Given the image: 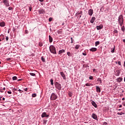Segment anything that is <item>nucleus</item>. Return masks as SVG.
Masks as SVG:
<instances>
[{
	"label": "nucleus",
	"mask_w": 125,
	"mask_h": 125,
	"mask_svg": "<svg viewBox=\"0 0 125 125\" xmlns=\"http://www.w3.org/2000/svg\"><path fill=\"white\" fill-rule=\"evenodd\" d=\"M55 87L56 88H57L59 90H61L62 88V86L61 85V84L59 83L58 82H56L55 83Z\"/></svg>",
	"instance_id": "f03ea898"
},
{
	"label": "nucleus",
	"mask_w": 125,
	"mask_h": 125,
	"mask_svg": "<svg viewBox=\"0 0 125 125\" xmlns=\"http://www.w3.org/2000/svg\"><path fill=\"white\" fill-rule=\"evenodd\" d=\"M97 30L99 31V30H101V29L103 28V24H100V25H97L96 26Z\"/></svg>",
	"instance_id": "6e6552de"
},
{
	"label": "nucleus",
	"mask_w": 125,
	"mask_h": 125,
	"mask_svg": "<svg viewBox=\"0 0 125 125\" xmlns=\"http://www.w3.org/2000/svg\"><path fill=\"white\" fill-rule=\"evenodd\" d=\"M23 90H24V91H30L31 90L29 88H23Z\"/></svg>",
	"instance_id": "aec40b11"
},
{
	"label": "nucleus",
	"mask_w": 125,
	"mask_h": 125,
	"mask_svg": "<svg viewBox=\"0 0 125 125\" xmlns=\"http://www.w3.org/2000/svg\"><path fill=\"white\" fill-rule=\"evenodd\" d=\"M50 99L52 101L56 100V99H57V95L54 93H52L50 97Z\"/></svg>",
	"instance_id": "7ed1b4c3"
},
{
	"label": "nucleus",
	"mask_w": 125,
	"mask_h": 125,
	"mask_svg": "<svg viewBox=\"0 0 125 125\" xmlns=\"http://www.w3.org/2000/svg\"><path fill=\"white\" fill-rule=\"evenodd\" d=\"M121 27H123V24H124V22H119Z\"/></svg>",
	"instance_id": "58836bf2"
},
{
	"label": "nucleus",
	"mask_w": 125,
	"mask_h": 125,
	"mask_svg": "<svg viewBox=\"0 0 125 125\" xmlns=\"http://www.w3.org/2000/svg\"><path fill=\"white\" fill-rule=\"evenodd\" d=\"M96 89L97 92L100 93V92H101V89H100V87L99 86H96Z\"/></svg>",
	"instance_id": "1a4fd4ad"
},
{
	"label": "nucleus",
	"mask_w": 125,
	"mask_h": 125,
	"mask_svg": "<svg viewBox=\"0 0 125 125\" xmlns=\"http://www.w3.org/2000/svg\"><path fill=\"white\" fill-rule=\"evenodd\" d=\"M83 55L84 56H86V53H83Z\"/></svg>",
	"instance_id": "de8ad7c7"
},
{
	"label": "nucleus",
	"mask_w": 125,
	"mask_h": 125,
	"mask_svg": "<svg viewBox=\"0 0 125 125\" xmlns=\"http://www.w3.org/2000/svg\"><path fill=\"white\" fill-rule=\"evenodd\" d=\"M115 33H118V31L115 30Z\"/></svg>",
	"instance_id": "680f3d73"
},
{
	"label": "nucleus",
	"mask_w": 125,
	"mask_h": 125,
	"mask_svg": "<svg viewBox=\"0 0 125 125\" xmlns=\"http://www.w3.org/2000/svg\"><path fill=\"white\" fill-rule=\"evenodd\" d=\"M20 81H21V79H19V80H18V82H20Z\"/></svg>",
	"instance_id": "13d9d810"
},
{
	"label": "nucleus",
	"mask_w": 125,
	"mask_h": 125,
	"mask_svg": "<svg viewBox=\"0 0 125 125\" xmlns=\"http://www.w3.org/2000/svg\"><path fill=\"white\" fill-rule=\"evenodd\" d=\"M42 118H48L49 115L46 114V112H43L41 115Z\"/></svg>",
	"instance_id": "39448f33"
},
{
	"label": "nucleus",
	"mask_w": 125,
	"mask_h": 125,
	"mask_svg": "<svg viewBox=\"0 0 125 125\" xmlns=\"http://www.w3.org/2000/svg\"><path fill=\"white\" fill-rule=\"evenodd\" d=\"M71 41H73V38H71Z\"/></svg>",
	"instance_id": "e2e57ef3"
},
{
	"label": "nucleus",
	"mask_w": 125,
	"mask_h": 125,
	"mask_svg": "<svg viewBox=\"0 0 125 125\" xmlns=\"http://www.w3.org/2000/svg\"><path fill=\"white\" fill-rule=\"evenodd\" d=\"M116 64H118V62H116Z\"/></svg>",
	"instance_id": "338daca9"
},
{
	"label": "nucleus",
	"mask_w": 125,
	"mask_h": 125,
	"mask_svg": "<svg viewBox=\"0 0 125 125\" xmlns=\"http://www.w3.org/2000/svg\"><path fill=\"white\" fill-rule=\"evenodd\" d=\"M88 14L90 16H92V14H93V10L90 9L88 11Z\"/></svg>",
	"instance_id": "0eeeda50"
},
{
	"label": "nucleus",
	"mask_w": 125,
	"mask_h": 125,
	"mask_svg": "<svg viewBox=\"0 0 125 125\" xmlns=\"http://www.w3.org/2000/svg\"><path fill=\"white\" fill-rule=\"evenodd\" d=\"M117 64H119V66H122V63L120 61L118 62V63Z\"/></svg>",
	"instance_id": "e433bc0d"
},
{
	"label": "nucleus",
	"mask_w": 125,
	"mask_h": 125,
	"mask_svg": "<svg viewBox=\"0 0 125 125\" xmlns=\"http://www.w3.org/2000/svg\"><path fill=\"white\" fill-rule=\"evenodd\" d=\"M49 50L51 53L53 54H57V52H56V48L54 47L53 45H50L49 47Z\"/></svg>",
	"instance_id": "f257e3e1"
},
{
	"label": "nucleus",
	"mask_w": 125,
	"mask_h": 125,
	"mask_svg": "<svg viewBox=\"0 0 125 125\" xmlns=\"http://www.w3.org/2000/svg\"><path fill=\"white\" fill-rule=\"evenodd\" d=\"M29 10H30V11H32V6L29 7Z\"/></svg>",
	"instance_id": "8fccbe9b"
},
{
	"label": "nucleus",
	"mask_w": 125,
	"mask_h": 125,
	"mask_svg": "<svg viewBox=\"0 0 125 125\" xmlns=\"http://www.w3.org/2000/svg\"><path fill=\"white\" fill-rule=\"evenodd\" d=\"M49 22H51V21H52V18H49Z\"/></svg>",
	"instance_id": "a19ab883"
},
{
	"label": "nucleus",
	"mask_w": 125,
	"mask_h": 125,
	"mask_svg": "<svg viewBox=\"0 0 125 125\" xmlns=\"http://www.w3.org/2000/svg\"><path fill=\"white\" fill-rule=\"evenodd\" d=\"M118 21H119V23L120 22H124V18L123 16V15H121L119 16V18H118Z\"/></svg>",
	"instance_id": "20e7f679"
},
{
	"label": "nucleus",
	"mask_w": 125,
	"mask_h": 125,
	"mask_svg": "<svg viewBox=\"0 0 125 125\" xmlns=\"http://www.w3.org/2000/svg\"><path fill=\"white\" fill-rule=\"evenodd\" d=\"M80 48V45H76L75 46V49H79Z\"/></svg>",
	"instance_id": "c85d7f7f"
},
{
	"label": "nucleus",
	"mask_w": 125,
	"mask_h": 125,
	"mask_svg": "<svg viewBox=\"0 0 125 125\" xmlns=\"http://www.w3.org/2000/svg\"><path fill=\"white\" fill-rule=\"evenodd\" d=\"M86 86H92V84L91 83H86L85 84Z\"/></svg>",
	"instance_id": "a878e982"
},
{
	"label": "nucleus",
	"mask_w": 125,
	"mask_h": 125,
	"mask_svg": "<svg viewBox=\"0 0 125 125\" xmlns=\"http://www.w3.org/2000/svg\"><path fill=\"white\" fill-rule=\"evenodd\" d=\"M46 123H47V120H43V124H46Z\"/></svg>",
	"instance_id": "72a5a7b5"
},
{
	"label": "nucleus",
	"mask_w": 125,
	"mask_h": 125,
	"mask_svg": "<svg viewBox=\"0 0 125 125\" xmlns=\"http://www.w3.org/2000/svg\"><path fill=\"white\" fill-rule=\"evenodd\" d=\"M117 73H118L116 75V76H120V71H117Z\"/></svg>",
	"instance_id": "37998d69"
},
{
	"label": "nucleus",
	"mask_w": 125,
	"mask_h": 125,
	"mask_svg": "<svg viewBox=\"0 0 125 125\" xmlns=\"http://www.w3.org/2000/svg\"><path fill=\"white\" fill-rule=\"evenodd\" d=\"M67 54L68 56H71V53H70V52H67Z\"/></svg>",
	"instance_id": "4c0bfd02"
},
{
	"label": "nucleus",
	"mask_w": 125,
	"mask_h": 125,
	"mask_svg": "<svg viewBox=\"0 0 125 125\" xmlns=\"http://www.w3.org/2000/svg\"><path fill=\"white\" fill-rule=\"evenodd\" d=\"M91 117L94 120H97V115L95 113H93Z\"/></svg>",
	"instance_id": "9b49d317"
},
{
	"label": "nucleus",
	"mask_w": 125,
	"mask_h": 125,
	"mask_svg": "<svg viewBox=\"0 0 125 125\" xmlns=\"http://www.w3.org/2000/svg\"><path fill=\"white\" fill-rule=\"evenodd\" d=\"M6 41H8V37H6Z\"/></svg>",
	"instance_id": "603ef678"
},
{
	"label": "nucleus",
	"mask_w": 125,
	"mask_h": 125,
	"mask_svg": "<svg viewBox=\"0 0 125 125\" xmlns=\"http://www.w3.org/2000/svg\"><path fill=\"white\" fill-rule=\"evenodd\" d=\"M122 107H123V105L122 104L119 105V108H122Z\"/></svg>",
	"instance_id": "864d4df0"
},
{
	"label": "nucleus",
	"mask_w": 125,
	"mask_h": 125,
	"mask_svg": "<svg viewBox=\"0 0 125 125\" xmlns=\"http://www.w3.org/2000/svg\"><path fill=\"white\" fill-rule=\"evenodd\" d=\"M39 12L40 14H43L45 12L44 9H41L39 10Z\"/></svg>",
	"instance_id": "9d476101"
},
{
	"label": "nucleus",
	"mask_w": 125,
	"mask_h": 125,
	"mask_svg": "<svg viewBox=\"0 0 125 125\" xmlns=\"http://www.w3.org/2000/svg\"><path fill=\"white\" fill-rule=\"evenodd\" d=\"M4 90H5V87H4L3 88H0V92H4Z\"/></svg>",
	"instance_id": "4be33fe9"
},
{
	"label": "nucleus",
	"mask_w": 125,
	"mask_h": 125,
	"mask_svg": "<svg viewBox=\"0 0 125 125\" xmlns=\"http://www.w3.org/2000/svg\"><path fill=\"white\" fill-rule=\"evenodd\" d=\"M89 80H93V77L92 76H90L89 78Z\"/></svg>",
	"instance_id": "ea45409f"
},
{
	"label": "nucleus",
	"mask_w": 125,
	"mask_h": 125,
	"mask_svg": "<svg viewBox=\"0 0 125 125\" xmlns=\"http://www.w3.org/2000/svg\"><path fill=\"white\" fill-rule=\"evenodd\" d=\"M29 74H30V76H32V73H30Z\"/></svg>",
	"instance_id": "0e129e2a"
},
{
	"label": "nucleus",
	"mask_w": 125,
	"mask_h": 125,
	"mask_svg": "<svg viewBox=\"0 0 125 125\" xmlns=\"http://www.w3.org/2000/svg\"><path fill=\"white\" fill-rule=\"evenodd\" d=\"M90 51H92V52H94L97 50V48L95 47H92L89 49Z\"/></svg>",
	"instance_id": "ddd939ff"
},
{
	"label": "nucleus",
	"mask_w": 125,
	"mask_h": 125,
	"mask_svg": "<svg viewBox=\"0 0 125 125\" xmlns=\"http://www.w3.org/2000/svg\"><path fill=\"white\" fill-rule=\"evenodd\" d=\"M8 10H12V7H9L8 8Z\"/></svg>",
	"instance_id": "a18cd8bd"
},
{
	"label": "nucleus",
	"mask_w": 125,
	"mask_h": 125,
	"mask_svg": "<svg viewBox=\"0 0 125 125\" xmlns=\"http://www.w3.org/2000/svg\"><path fill=\"white\" fill-rule=\"evenodd\" d=\"M41 59H42V62H45V59L44 58H43V57H42Z\"/></svg>",
	"instance_id": "2f4dec72"
},
{
	"label": "nucleus",
	"mask_w": 125,
	"mask_h": 125,
	"mask_svg": "<svg viewBox=\"0 0 125 125\" xmlns=\"http://www.w3.org/2000/svg\"><path fill=\"white\" fill-rule=\"evenodd\" d=\"M65 53V50L62 49L59 51L58 54L60 55V54H62V53Z\"/></svg>",
	"instance_id": "2eb2a0df"
},
{
	"label": "nucleus",
	"mask_w": 125,
	"mask_h": 125,
	"mask_svg": "<svg viewBox=\"0 0 125 125\" xmlns=\"http://www.w3.org/2000/svg\"><path fill=\"white\" fill-rule=\"evenodd\" d=\"M61 75L62 76V78H63V80H66V76H65V74H64V72H61Z\"/></svg>",
	"instance_id": "4468645a"
},
{
	"label": "nucleus",
	"mask_w": 125,
	"mask_h": 125,
	"mask_svg": "<svg viewBox=\"0 0 125 125\" xmlns=\"http://www.w3.org/2000/svg\"><path fill=\"white\" fill-rule=\"evenodd\" d=\"M121 31H122V32H123V33H125V26L124 25L122 26V27H121Z\"/></svg>",
	"instance_id": "412c9836"
},
{
	"label": "nucleus",
	"mask_w": 125,
	"mask_h": 125,
	"mask_svg": "<svg viewBox=\"0 0 125 125\" xmlns=\"http://www.w3.org/2000/svg\"><path fill=\"white\" fill-rule=\"evenodd\" d=\"M104 125H108V123H107L106 122H104Z\"/></svg>",
	"instance_id": "49530a36"
},
{
	"label": "nucleus",
	"mask_w": 125,
	"mask_h": 125,
	"mask_svg": "<svg viewBox=\"0 0 125 125\" xmlns=\"http://www.w3.org/2000/svg\"><path fill=\"white\" fill-rule=\"evenodd\" d=\"M122 100H123V101L125 100V98H123L122 99Z\"/></svg>",
	"instance_id": "052dcab7"
},
{
	"label": "nucleus",
	"mask_w": 125,
	"mask_h": 125,
	"mask_svg": "<svg viewBox=\"0 0 125 125\" xmlns=\"http://www.w3.org/2000/svg\"><path fill=\"white\" fill-rule=\"evenodd\" d=\"M49 42H52L53 41V39L50 35L49 36Z\"/></svg>",
	"instance_id": "6ab92c4d"
},
{
	"label": "nucleus",
	"mask_w": 125,
	"mask_h": 125,
	"mask_svg": "<svg viewBox=\"0 0 125 125\" xmlns=\"http://www.w3.org/2000/svg\"><path fill=\"white\" fill-rule=\"evenodd\" d=\"M36 96H37V94L36 93H33L32 94V97H36Z\"/></svg>",
	"instance_id": "7c9ffc66"
},
{
	"label": "nucleus",
	"mask_w": 125,
	"mask_h": 125,
	"mask_svg": "<svg viewBox=\"0 0 125 125\" xmlns=\"http://www.w3.org/2000/svg\"><path fill=\"white\" fill-rule=\"evenodd\" d=\"M2 100H5V98H2Z\"/></svg>",
	"instance_id": "bf43d9fd"
},
{
	"label": "nucleus",
	"mask_w": 125,
	"mask_h": 125,
	"mask_svg": "<svg viewBox=\"0 0 125 125\" xmlns=\"http://www.w3.org/2000/svg\"><path fill=\"white\" fill-rule=\"evenodd\" d=\"M6 60H7L8 61H10V60H11V58H7Z\"/></svg>",
	"instance_id": "79ce46f5"
},
{
	"label": "nucleus",
	"mask_w": 125,
	"mask_h": 125,
	"mask_svg": "<svg viewBox=\"0 0 125 125\" xmlns=\"http://www.w3.org/2000/svg\"><path fill=\"white\" fill-rule=\"evenodd\" d=\"M32 77H35V76H36V74L35 73V72H36V71L35 70H32Z\"/></svg>",
	"instance_id": "393cba45"
},
{
	"label": "nucleus",
	"mask_w": 125,
	"mask_h": 125,
	"mask_svg": "<svg viewBox=\"0 0 125 125\" xmlns=\"http://www.w3.org/2000/svg\"><path fill=\"white\" fill-rule=\"evenodd\" d=\"M8 94H11V91H9L7 92Z\"/></svg>",
	"instance_id": "09e8293b"
},
{
	"label": "nucleus",
	"mask_w": 125,
	"mask_h": 125,
	"mask_svg": "<svg viewBox=\"0 0 125 125\" xmlns=\"http://www.w3.org/2000/svg\"><path fill=\"white\" fill-rule=\"evenodd\" d=\"M17 79H18L17 77H16V76H14L12 78L13 81H17Z\"/></svg>",
	"instance_id": "bb28decb"
},
{
	"label": "nucleus",
	"mask_w": 125,
	"mask_h": 125,
	"mask_svg": "<svg viewBox=\"0 0 125 125\" xmlns=\"http://www.w3.org/2000/svg\"><path fill=\"white\" fill-rule=\"evenodd\" d=\"M26 34H28V30H25Z\"/></svg>",
	"instance_id": "6e6d98bb"
},
{
	"label": "nucleus",
	"mask_w": 125,
	"mask_h": 125,
	"mask_svg": "<svg viewBox=\"0 0 125 125\" xmlns=\"http://www.w3.org/2000/svg\"><path fill=\"white\" fill-rule=\"evenodd\" d=\"M80 14H83V12L80 11L79 12H78V13H76V15H80Z\"/></svg>",
	"instance_id": "cd10ccee"
},
{
	"label": "nucleus",
	"mask_w": 125,
	"mask_h": 125,
	"mask_svg": "<svg viewBox=\"0 0 125 125\" xmlns=\"http://www.w3.org/2000/svg\"><path fill=\"white\" fill-rule=\"evenodd\" d=\"M123 42H125V39H124V40H123Z\"/></svg>",
	"instance_id": "4d7b16f0"
},
{
	"label": "nucleus",
	"mask_w": 125,
	"mask_h": 125,
	"mask_svg": "<svg viewBox=\"0 0 125 125\" xmlns=\"http://www.w3.org/2000/svg\"><path fill=\"white\" fill-rule=\"evenodd\" d=\"M18 91H19L20 93H22L24 91V90H21V89H19Z\"/></svg>",
	"instance_id": "c9c22d12"
},
{
	"label": "nucleus",
	"mask_w": 125,
	"mask_h": 125,
	"mask_svg": "<svg viewBox=\"0 0 125 125\" xmlns=\"http://www.w3.org/2000/svg\"><path fill=\"white\" fill-rule=\"evenodd\" d=\"M97 81H98V82H101V78H98Z\"/></svg>",
	"instance_id": "c03bdc74"
},
{
	"label": "nucleus",
	"mask_w": 125,
	"mask_h": 125,
	"mask_svg": "<svg viewBox=\"0 0 125 125\" xmlns=\"http://www.w3.org/2000/svg\"><path fill=\"white\" fill-rule=\"evenodd\" d=\"M50 83H51V85H53V79H52L50 80Z\"/></svg>",
	"instance_id": "473e14b6"
},
{
	"label": "nucleus",
	"mask_w": 125,
	"mask_h": 125,
	"mask_svg": "<svg viewBox=\"0 0 125 125\" xmlns=\"http://www.w3.org/2000/svg\"><path fill=\"white\" fill-rule=\"evenodd\" d=\"M117 83H121L123 81V78L119 77L116 79Z\"/></svg>",
	"instance_id": "dca6fc26"
},
{
	"label": "nucleus",
	"mask_w": 125,
	"mask_h": 125,
	"mask_svg": "<svg viewBox=\"0 0 125 125\" xmlns=\"http://www.w3.org/2000/svg\"><path fill=\"white\" fill-rule=\"evenodd\" d=\"M123 106H125V102H124L123 103H122Z\"/></svg>",
	"instance_id": "3c124183"
},
{
	"label": "nucleus",
	"mask_w": 125,
	"mask_h": 125,
	"mask_svg": "<svg viewBox=\"0 0 125 125\" xmlns=\"http://www.w3.org/2000/svg\"><path fill=\"white\" fill-rule=\"evenodd\" d=\"M94 21H95V17H93L90 20V23H94Z\"/></svg>",
	"instance_id": "a211bd4d"
},
{
	"label": "nucleus",
	"mask_w": 125,
	"mask_h": 125,
	"mask_svg": "<svg viewBox=\"0 0 125 125\" xmlns=\"http://www.w3.org/2000/svg\"><path fill=\"white\" fill-rule=\"evenodd\" d=\"M95 46H97L98 45L100 44V42L99 41H97L95 42Z\"/></svg>",
	"instance_id": "5701e85b"
},
{
	"label": "nucleus",
	"mask_w": 125,
	"mask_h": 125,
	"mask_svg": "<svg viewBox=\"0 0 125 125\" xmlns=\"http://www.w3.org/2000/svg\"><path fill=\"white\" fill-rule=\"evenodd\" d=\"M122 109H118V111H121Z\"/></svg>",
	"instance_id": "69168bd1"
},
{
	"label": "nucleus",
	"mask_w": 125,
	"mask_h": 125,
	"mask_svg": "<svg viewBox=\"0 0 125 125\" xmlns=\"http://www.w3.org/2000/svg\"><path fill=\"white\" fill-rule=\"evenodd\" d=\"M117 115H119L120 116H122V115H125V112H121L120 113L118 112Z\"/></svg>",
	"instance_id": "b1692460"
},
{
	"label": "nucleus",
	"mask_w": 125,
	"mask_h": 125,
	"mask_svg": "<svg viewBox=\"0 0 125 125\" xmlns=\"http://www.w3.org/2000/svg\"><path fill=\"white\" fill-rule=\"evenodd\" d=\"M111 49H112V50H111V52L112 53H114V52H115V47H114L113 48H112Z\"/></svg>",
	"instance_id": "c756f323"
},
{
	"label": "nucleus",
	"mask_w": 125,
	"mask_h": 125,
	"mask_svg": "<svg viewBox=\"0 0 125 125\" xmlns=\"http://www.w3.org/2000/svg\"><path fill=\"white\" fill-rule=\"evenodd\" d=\"M0 27H4L5 26V22L4 21L0 22Z\"/></svg>",
	"instance_id": "f3484780"
},
{
	"label": "nucleus",
	"mask_w": 125,
	"mask_h": 125,
	"mask_svg": "<svg viewBox=\"0 0 125 125\" xmlns=\"http://www.w3.org/2000/svg\"><path fill=\"white\" fill-rule=\"evenodd\" d=\"M39 1H41V2H42V1H43V0H39Z\"/></svg>",
	"instance_id": "5fc2aeb1"
},
{
	"label": "nucleus",
	"mask_w": 125,
	"mask_h": 125,
	"mask_svg": "<svg viewBox=\"0 0 125 125\" xmlns=\"http://www.w3.org/2000/svg\"><path fill=\"white\" fill-rule=\"evenodd\" d=\"M39 46H40V47L42 46V45H43L42 42H40L39 43Z\"/></svg>",
	"instance_id": "f704fd0d"
},
{
	"label": "nucleus",
	"mask_w": 125,
	"mask_h": 125,
	"mask_svg": "<svg viewBox=\"0 0 125 125\" xmlns=\"http://www.w3.org/2000/svg\"><path fill=\"white\" fill-rule=\"evenodd\" d=\"M124 82H125V77L124 78Z\"/></svg>",
	"instance_id": "774afa93"
},
{
	"label": "nucleus",
	"mask_w": 125,
	"mask_h": 125,
	"mask_svg": "<svg viewBox=\"0 0 125 125\" xmlns=\"http://www.w3.org/2000/svg\"><path fill=\"white\" fill-rule=\"evenodd\" d=\"M3 2L4 5L6 6H9V3L8 2V0H3Z\"/></svg>",
	"instance_id": "423d86ee"
},
{
	"label": "nucleus",
	"mask_w": 125,
	"mask_h": 125,
	"mask_svg": "<svg viewBox=\"0 0 125 125\" xmlns=\"http://www.w3.org/2000/svg\"><path fill=\"white\" fill-rule=\"evenodd\" d=\"M91 103L92 105H93L94 106V107H95V108H97V104H96L95 102L92 101L91 102Z\"/></svg>",
	"instance_id": "f8f14e48"
}]
</instances>
